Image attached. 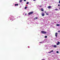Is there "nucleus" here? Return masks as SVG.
<instances>
[{
    "instance_id": "31",
    "label": "nucleus",
    "mask_w": 60,
    "mask_h": 60,
    "mask_svg": "<svg viewBox=\"0 0 60 60\" xmlns=\"http://www.w3.org/2000/svg\"><path fill=\"white\" fill-rule=\"evenodd\" d=\"M25 15H27L26 13L25 14Z\"/></svg>"
},
{
    "instance_id": "16",
    "label": "nucleus",
    "mask_w": 60,
    "mask_h": 60,
    "mask_svg": "<svg viewBox=\"0 0 60 60\" xmlns=\"http://www.w3.org/2000/svg\"><path fill=\"white\" fill-rule=\"evenodd\" d=\"M45 38H47V36H45Z\"/></svg>"
},
{
    "instance_id": "20",
    "label": "nucleus",
    "mask_w": 60,
    "mask_h": 60,
    "mask_svg": "<svg viewBox=\"0 0 60 60\" xmlns=\"http://www.w3.org/2000/svg\"><path fill=\"white\" fill-rule=\"evenodd\" d=\"M58 43L59 44H60V42L59 41L58 42Z\"/></svg>"
},
{
    "instance_id": "24",
    "label": "nucleus",
    "mask_w": 60,
    "mask_h": 60,
    "mask_svg": "<svg viewBox=\"0 0 60 60\" xmlns=\"http://www.w3.org/2000/svg\"><path fill=\"white\" fill-rule=\"evenodd\" d=\"M59 44L58 43H57V45H58Z\"/></svg>"
},
{
    "instance_id": "29",
    "label": "nucleus",
    "mask_w": 60,
    "mask_h": 60,
    "mask_svg": "<svg viewBox=\"0 0 60 60\" xmlns=\"http://www.w3.org/2000/svg\"><path fill=\"white\" fill-rule=\"evenodd\" d=\"M25 14L24 13H23V15H24V14Z\"/></svg>"
},
{
    "instance_id": "1",
    "label": "nucleus",
    "mask_w": 60,
    "mask_h": 60,
    "mask_svg": "<svg viewBox=\"0 0 60 60\" xmlns=\"http://www.w3.org/2000/svg\"><path fill=\"white\" fill-rule=\"evenodd\" d=\"M9 18L10 19H11V20H13V19H14V18L13 17V16H10L9 17Z\"/></svg>"
},
{
    "instance_id": "8",
    "label": "nucleus",
    "mask_w": 60,
    "mask_h": 60,
    "mask_svg": "<svg viewBox=\"0 0 60 60\" xmlns=\"http://www.w3.org/2000/svg\"><path fill=\"white\" fill-rule=\"evenodd\" d=\"M53 52V50H52L50 52H49V53H51V52Z\"/></svg>"
},
{
    "instance_id": "11",
    "label": "nucleus",
    "mask_w": 60,
    "mask_h": 60,
    "mask_svg": "<svg viewBox=\"0 0 60 60\" xmlns=\"http://www.w3.org/2000/svg\"><path fill=\"white\" fill-rule=\"evenodd\" d=\"M44 13L42 14V16H44Z\"/></svg>"
},
{
    "instance_id": "4",
    "label": "nucleus",
    "mask_w": 60,
    "mask_h": 60,
    "mask_svg": "<svg viewBox=\"0 0 60 60\" xmlns=\"http://www.w3.org/2000/svg\"><path fill=\"white\" fill-rule=\"evenodd\" d=\"M57 34H58V33H56L55 34V36L56 37L57 36Z\"/></svg>"
},
{
    "instance_id": "9",
    "label": "nucleus",
    "mask_w": 60,
    "mask_h": 60,
    "mask_svg": "<svg viewBox=\"0 0 60 60\" xmlns=\"http://www.w3.org/2000/svg\"><path fill=\"white\" fill-rule=\"evenodd\" d=\"M27 8V7H25L24 8V9L25 10H26Z\"/></svg>"
},
{
    "instance_id": "23",
    "label": "nucleus",
    "mask_w": 60,
    "mask_h": 60,
    "mask_svg": "<svg viewBox=\"0 0 60 60\" xmlns=\"http://www.w3.org/2000/svg\"><path fill=\"white\" fill-rule=\"evenodd\" d=\"M60 32V30H59L58 31V32Z\"/></svg>"
},
{
    "instance_id": "3",
    "label": "nucleus",
    "mask_w": 60,
    "mask_h": 60,
    "mask_svg": "<svg viewBox=\"0 0 60 60\" xmlns=\"http://www.w3.org/2000/svg\"><path fill=\"white\" fill-rule=\"evenodd\" d=\"M33 11L30 12L28 13V14L29 15H31V14L33 13Z\"/></svg>"
},
{
    "instance_id": "6",
    "label": "nucleus",
    "mask_w": 60,
    "mask_h": 60,
    "mask_svg": "<svg viewBox=\"0 0 60 60\" xmlns=\"http://www.w3.org/2000/svg\"><path fill=\"white\" fill-rule=\"evenodd\" d=\"M52 47H56V45H52Z\"/></svg>"
},
{
    "instance_id": "15",
    "label": "nucleus",
    "mask_w": 60,
    "mask_h": 60,
    "mask_svg": "<svg viewBox=\"0 0 60 60\" xmlns=\"http://www.w3.org/2000/svg\"><path fill=\"white\" fill-rule=\"evenodd\" d=\"M40 43H43V42L42 41V42H40Z\"/></svg>"
},
{
    "instance_id": "22",
    "label": "nucleus",
    "mask_w": 60,
    "mask_h": 60,
    "mask_svg": "<svg viewBox=\"0 0 60 60\" xmlns=\"http://www.w3.org/2000/svg\"><path fill=\"white\" fill-rule=\"evenodd\" d=\"M46 15H49V14H48V13H46Z\"/></svg>"
},
{
    "instance_id": "19",
    "label": "nucleus",
    "mask_w": 60,
    "mask_h": 60,
    "mask_svg": "<svg viewBox=\"0 0 60 60\" xmlns=\"http://www.w3.org/2000/svg\"><path fill=\"white\" fill-rule=\"evenodd\" d=\"M29 4V2H27L26 3V4Z\"/></svg>"
},
{
    "instance_id": "14",
    "label": "nucleus",
    "mask_w": 60,
    "mask_h": 60,
    "mask_svg": "<svg viewBox=\"0 0 60 60\" xmlns=\"http://www.w3.org/2000/svg\"><path fill=\"white\" fill-rule=\"evenodd\" d=\"M56 26H60V24H57V25H56Z\"/></svg>"
},
{
    "instance_id": "30",
    "label": "nucleus",
    "mask_w": 60,
    "mask_h": 60,
    "mask_svg": "<svg viewBox=\"0 0 60 60\" xmlns=\"http://www.w3.org/2000/svg\"><path fill=\"white\" fill-rule=\"evenodd\" d=\"M36 0H33V1H36Z\"/></svg>"
},
{
    "instance_id": "34",
    "label": "nucleus",
    "mask_w": 60,
    "mask_h": 60,
    "mask_svg": "<svg viewBox=\"0 0 60 60\" xmlns=\"http://www.w3.org/2000/svg\"><path fill=\"white\" fill-rule=\"evenodd\" d=\"M59 9H60V8H59Z\"/></svg>"
},
{
    "instance_id": "33",
    "label": "nucleus",
    "mask_w": 60,
    "mask_h": 60,
    "mask_svg": "<svg viewBox=\"0 0 60 60\" xmlns=\"http://www.w3.org/2000/svg\"><path fill=\"white\" fill-rule=\"evenodd\" d=\"M45 13H46V12H45Z\"/></svg>"
},
{
    "instance_id": "18",
    "label": "nucleus",
    "mask_w": 60,
    "mask_h": 60,
    "mask_svg": "<svg viewBox=\"0 0 60 60\" xmlns=\"http://www.w3.org/2000/svg\"><path fill=\"white\" fill-rule=\"evenodd\" d=\"M55 11H57V10H58V9H57L56 8L55 9Z\"/></svg>"
},
{
    "instance_id": "25",
    "label": "nucleus",
    "mask_w": 60,
    "mask_h": 60,
    "mask_svg": "<svg viewBox=\"0 0 60 60\" xmlns=\"http://www.w3.org/2000/svg\"><path fill=\"white\" fill-rule=\"evenodd\" d=\"M59 4H60V0L59 1Z\"/></svg>"
},
{
    "instance_id": "5",
    "label": "nucleus",
    "mask_w": 60,
    "mask_h": 60,
    "mask_svg": "<svg viewBox=\"0 0 60 60\" xmlns=\"http://www.w3.org/2000/svg\"><path fill=\"white\" fill-rule=\"evenodd\" d=\"M46 40H44L43 41V42H44V43H45V42H46Z\"/></svg>"
},
{
    "instance_id": "2",
    "label": "nucleus",
    "mask_w": 60,
    "mask_h": 60,
    "mask_svg": "<svg viewBox=\"0 0 60 60\" xmlns=\"http://www.w3.org/2000/svg\"><path fill=\"white\" fill-rule=\"evenodd\" d=\"M41 33H42V34H46V33H47V32H46L43 31H41Z\"/></svg>"
},
{
    "instance_id": "32",
    "label": "nucleus",
    "mask_w": 60,
    "mask_h": 60,
    "mask_svg": "<svg viewBox=\"0 0 60 60\" xmlns=\"http://www.w3.org/2000/svg\"><path fill=\"white\" fill-rule=\"evenodd\" d=\"M28 48H29V47L28 46Z\"/></svg>"
},
{
    "instance_id": "13",
    "label": "nucleus",
    "mask_w": 60,
    "mask_h": 60,
    "mask_svg": "<svg viewBox=\"0 0 60 60\" xmlns=\"http://www.w3.org/2000/svg\"><path fill=\"white\" fill-rule=\"evenodd\" d=\"M41 11H43L44 10H43V8H41Z\"/></svg>"
},
{
    "instance_id": "28",
    "label": "nucleus",
    "mask_w": 60,
    "mask_h": 60,
    "mask_svg": "<svg viewBox=\"0 0 60 60\" xmlns=\"http://www.w3.org/2000/svg\"><path fill=\"white\" fill-rule=\"evenodd\" d=\"M58 6H60V4H58Z\"/></svg>"
},
{
    "instance_id": "27",
    "label": "nucleus",
    "mask_w": 60,
    "mask_h": 60,
    "mask_svg": "<svg viewBox=\"0 0 60 60\" xmlns=\"http://www.w3.org/2000/svg\"><path fill=\"white\" fill-rule=\"evenodd\" d=\"M24 2H25V1H26V0H24Z\"/></svg>"
},
{
    "instance_id": "26",
    "label": "nucleus",
    "mask_w": 60,
    "mask_h": 60,
    "mask_svg": "<svg viewBox=\"0 0 60 60\" xmlns=\"http://www.w3.org/2000/svg\"><path fill=\"white\" fill-rule=\"evenodd\" d=\"M40 7H42V6L41 5L40 6Z\"/></svg>"
},
{
    "instance_id": "10",
    "label": "nucleus",
    "mask_w": 60,
    "mask_h": 60,
    "mask_svg": "<svg viewBox=\"0 0 60 60\" xmlns=\"http://www.w3.org/2000/svg\"><path fill=\"white\" fill-rule=\"evenodd\" d=\"M19 5V4H15V6H17V5L18 6Z\"/></svg>"
},
{
    "instance_id": "12",
    "label": "nucleus",
    "mask_w": 60,
    "mask_h": 60,
    "mask_svg": "<svg viewBox=\"0 0 60 60\" xmlns=\"http://www.w3.org/2000/svg\"><path fill=\"white\" fill-rule=\"evenodd\" d=\"M51 8V6H49L48 7V9H50Z\"/></svg>"
},
{
    "instance_id": "17",
    "label": "nucleus",
    "mask_w": 60,
    "mask_h": 60,
    "mask_svg": "<svg viewBox=\"0 0 60 60\" xmlns=\"http://www.w3.org/2000/svg\"><path fill=\"white\" fill-rule=\"evenodd\" d=\"M22 0H20V2H22Z\"/></svg>"
},
{
    "instance_id": "7",
    "label": "nucleus",
    "mask_w": 60,
    "mask_h": 60,
    "mask_svg": "<svg viewBox=\"0 0 60 60\" xmlns=\"http://www.w3.org/2000/svg\"><path fill=\"white\" fill-rule=\"evenodd\" d=\"M38 19V17H35L34 18V19L35 20L36 19Z\"/></svg>"
},
{
    "instance_id": "21",
    "label": "nucleus",
    "mask_w": 60,
    "mask_h": 60,
    "mask_svg": "<svg viewBox=\"0 0 60 60\" xmlns=\"http://www.w3.org/2000/svg\"><path fill=\"white\" fill-rule=\"evenodd\" d=\"M56 53H59V52H58V51H57Z\"/></svg>"
}]
</instances>
